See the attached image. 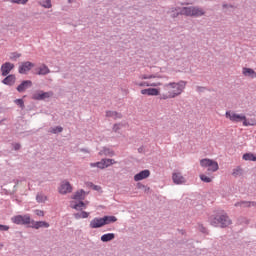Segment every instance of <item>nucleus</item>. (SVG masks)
Segmentation results:
<instances>
[{"label":"nucleus","mask_w":256,"mask_h":256,"mask_svg":"<svg viewBox=\"0 0 256 256\" xmlns=\"http://www.w3.org/2000/svg\"><path fill=\"white\" fill-rule=\"evenodd\" d=\"M185 87H187V82L183 80L167 83L164 85V93L162 94L161 99H175V97H179V95L185 91Z\"/></svg>","instance_id":"f257e3e1"},{"label":"nucleus","mask_w":256,"mask_h":256,"mask_svg":"<svg viewBox=\"0 0 256 256\" xmlns=\"http://www.w3.org/2000/svg\"><path fill=\"white\" fill-rule=\"evenodd\" d=\"M87 197V192L84 190H78L72 196L73 201L70 202L71 209H75L76 211H83V209H87V205H89V201L82 202ZM79 201V202H77Z\"/></svg>","instance_id":"f03ea898"},{"label":"nucleus","mask_w":256,"mask_h":256,"mask_svg":"<svg viewBox=\"0 0 256 256\" xmlns=\"http://www.w3.org/2000/svg\"><path fill=\"white\" fill-rule=\"evenodd\" d=\"M115 222H117V217L115 216L95 217L90 221L89 227L90 229H101V227Z\"/></svg>","instance_id":"7ed1b4c3"},{"label":"nucleus","mask_w":256,"mask_h":256,"mask_svg":"<svg viewBox=\"0 0 256 256\" xmlns=\"http://www.w3.org/2000/svg\"><path fill=\"white\" fill-rule=\"evenodd\" d=\"M181 15H186V17H203L205 15V10L199 7H184L180 11Z\"/></svg>","instance_id":"20e7f679"},{"label":"nucleus","mask_w":256,"mask_h":256,"mask_svg":"<svg viewBox=\"0 0 256 256\" xmlns=\"http://www.w3.org/2000/svg\"><path fill=\"white\" fill-rule=\"evenodd\" d=\"M200 165L204 169H207L208 173H215L219 171V163L217 161L209 159V158H204L200 160Z\"/></svg>","instance_id":"39448f33"},{"label":"nucleus","mask_w":256,"mask_h":256,"mask_svg":"<svg viewBox=\"0 0 256 256\" xmlns=\"http://www.w3.org/2000/svg\"><path fill=\"white\" fill-rule=\"evenodd\" d=\"M211 225H214V227L218 225H220V227H229V225H231V219L227 214H219L213 218Z\"/></svg>","instance_id":"423d86ee"},{"label":"nucleus","mask_w":256,"mask_h":256,"mask_svg":"<svg viewBox=\"0 0 256 256\" xmlns=\"http://www.w3.org/2000/svg\"><path fill=\"white\" fill-rule=\"evenodd\" d=\"M12 221L16 225H29L32 223L31 216L29 214L14 216Z\"/></svg>","instance_id":"0eeeda50"},{"label":"nucleus","mask_w":256,"mask_h":256,"mask_svg":"<svg viewBox=\"0 0 256 256\" xmlns=\"http://www.w3.org/2000/svg\"><path fill=\"white\" fill-rule=\"evenodd\" d=\"M225 116L226 119H229L230 121H232V123H241V121H245V115L237 114L233 111H227Z\"/></svg>","instance_id":"6e6552de"},{"label":"nucleus","mask_w":256,"mask_h":256,"mask_svg":"<svg viewBox=\"0 0 256 256\" xmlns=\"http://www.w3.org/2000/svg\"><path fill=\"white\" fill-rule=\"evenodd\" d=\"M172 181L175 185H185L187 183V178L179 171L172 173Z\"/></svg>","instance_id":"1a4fd4ad"},{"label":"nucleus","mask_w":256,"mask_h":256,"mask_svg":"<svg viewBox=\"0 0 256 256\" xmlns=\"http://www.w3.org/2000/svg\"><path fill=\"white\" fill-rule=\"evenodd\" d=\"M58 191L60 195H67V193H71L73 191V186H71V183H69V181L64 180L61 182Z\"/></svg>","instance_id":"9d476101"},{"label":"nucleus","mask_w":256,"mask_h":256,"mask_svg":"<svg viewBox=\"0 0 256 256\" xmlns=\"http://www.w3.org/2000/svg\"><path fill=\"white\" fill-rule=\"evenodd\" d=\"M50 97H53V92L51 91L49 92L38 91L32 95V99H34V101H44V99H49Z\"/></svg>","instance_id":"9b49d317"},{"label":"nucleus","mask_w":256,"mask_h":256,"mask_svg":"<svg viewBox=\"0 0 256 256\" xmlns=\"http://www.w3.org/2000/svg\"><path fill=\"white\" fill-rule=\"evenodd\" d=\"M33 67H35V64L32 62H22L18 68V71L21 75H25V73H29Z\"/></svg>","instance_id":"f8f14e48"},{"label":"nucleus","mask_w":256,"mask_h":256,"mask_svg":"<svg viewBox=\"0 0 256 256\" xmlns=\"http://www.w3.org/2000/svg\"><path fill=\"white\" fill-rule=\"evenodd\" d=\"M141 95H148V97H157L158 95H161V89L159 88L142 89Z\"/></svg>","instance_id":"ddd939ff"},{"label":"nucleus","mask_w":256,"mask_h":256,"mask_svg":"<svg viewBox=\"0 0 256 256\" xmlns=\"http://www.w3.org/2000/svg\"><path fill=\"white\" fill-rule=\"evenodd\" d=\"M13 69H15V65L11 62H5L4 64H2L1 66V73L3 77H7V75H9V73H11V71H13Z\"/></svg>","instance_id":"4468645a"},{"label":"nucleus","mask_w":256,"mask_h":256,"mask_svg":"<svg viewBox=\"0 0 256 256\" xmlns=\"http://www.w3.org/2000/svg\"><path fill=\"white\" fill-rule=\"evenodd\" d=\"M134 85H136V87H161V82L135 81Z\"/></svg>","instance_id":"2eb2a0df"},{"label":"nucleus","mask_w":256,"mask_h":256,"mask_svg":"<svg viewBox=\"0 0 256 256\" xmlns=\"http://www.w3.org/2000/svg\"><path fill=\"white\" fill-rule=\"evenodd\" d=\"M242 75L244 77H248L249 79H256V72H255V70H253V68L243 67Z\"/></svg>","instance_id":"dca6fc26"},{"label":"nucleus","mask_w":256,"mask_h":256,"mask_svg":"<svg viewBox=\"0 0 256 256\" xmlns=\"http://www.w3.org/2000/svg\"><path fill=\"white\" fill-rule=\"evenodd\" d=\"M33 85V82L31 80H25L23 81L18 87H17V92L18 93H23L26 89H29Z\"/></svg>","instance_id":"f3484780"},{"label":"nucleus","mask_w":256,"mask_h":256,"mask_svg":"<svg viewBox=\"0 0 256 256\" xmlns=\"http://www.w3.org/2000/svg\"><path fill=\"white\" fill-rule=\"evenodd\" d=\"M149 175H151L149 170H143L134 176V181H143V179H147Z\"/></svg>","instance_id":"a211bd4d"},{"label":"nucleus","mask_w":256,"mask_h":256,"mask_svg":"<svg viewBox=\"0 0 256 256\" xmlns=\"http://www.w3.org/2000/svg\"><path fill=\"white\" fill-rule=\"evenodd\" d=\"M31 224H32L31 227L33 229H41V227H44L46 229L49 228V223H47L45 221H38V222H36V221L32 220Z\"/></svg>","instance_id":"6ab92c4d"},{"label":"nucleus","mask_w":256,"mask_h":256,"mask_svg":"<svg viewBox=\"0 0 256 256\" xmlns=\"http://www.w3.org/2000/svg\"><path fill=\"white\" fill-rule=\"evenodd\" d=\"M15 81H17V78L15 77V75L11 74L8 75L6 78L3 79L2 83L4 85H15Z\"/></svg>","instance_id":"aec40b11"},{"label":"nucleus","mask_w":256,"mask_h":256,"mask_svg":"<svg viewBox=\"0 0 256 256\" xmlns=\"http://www.w3.org/2000/svg\"><path fill=\"white\" fill-rule=\"evenodd\" d=\"M49 73H51V70H49V67H47V65L43 64L38 68L36 75H49Z\"/></svg>","instance_id":"412c9836"},{"label":"nucleus","mask_w":256,"mask_h":256,"mask_svg":"<svg viewBox=\"0 0 256 256\" xmlns=\"http://www.w3.org/2000/svg\"><path fill=\"white\" fill-rule=\"evenodd\" d=\"M106 117H111V119H121L123 115L116 111H106Z\"/></svg>","instance_id":"4be33fe9"},{"label":"nucleus","mask_w":256,"mask_h":256,"mask_svg":"<svg viewBox=\"0 0 256 256\" xmlns=\"http://www.w3.org/2000/svg\"><path fill=\"white\" fill-rule=\"evenodd\" d=\"M113 239H115V234L113 233H107L101 236V241L103 243H108V241H113Z\"/></svg>","instance_id":"5701e85b"},{"label":"nucleus","mask_w":256,"mask_h":256,"mask_svg":"<svg viewBox=\"0 0 256 256\" xmlns=\"http://www.w3.org/2000/svg\"><path fill=\"white\" fill-rule=\"evenodd\" d=\"M38 4L40 5V7H43L44 9H51V7H53L51 0H40Z\"/></svg>","instance_id":"b1692460"},{"label":"nucleus","mask_w":256,"mask_h":256,"mask_svg":"<svg viewBox=\"0 0 256 256\" xmlns=\"http://www.w3.org/2000/svg\"><path fill=\"white\" fill-rule=\"evenodd\" d=\"M243 125H244V127H254L256 125V119L252 118L249 121H247V117L245 116Z\"/></svg>","instance_id":"393cba45"},{"label":"nucleus","mask_w":256,"mask_h":256,"mask_svg":"<svg viewBox=\"0 0 256 256\" xmlns=\"http://www.w3.org/2000/svg\"><path fill=\"white\" fill-rule=\"evenodd\" d=\"M242 159L244 161H256V156L255 154L253 153H245L243 156H242Z\"/></svg>","instance_id":"a878e982"},{"label":"nucleus","mask_w":256,"mask_h":256,"mask_svg":"<svg viewBox=\"0 0 256 256\" xmlns=\"http://www.w3.org/2000/svg\"><path fill=\"white\" fill-rule=\"evenodd\" d=\"M235 207H255V202H238L235 204Z\"/></svg>","instance_id":"bb28decb"},{"label":"nucleus","mask_w":256,"mask_h":256,"mask_svg":"<svg viewBox=\"0 0 256 256\" xmlns=\"http://www.w3.org/2000/svg\"><path fill=\"white\" fill-rule=\"evenodd\" d=\"M104 162V167L107 169V167H111V165H115L117 161L115 159H102Z\"/></svg>","instance_id":"cd10ccee"},{"label":"nucleus","mask_w":256,"mask_h":256,"mask_svg":"<svg viewBox=\"0 0 256 256\" xmlns=\"http://www.w3.org/2000/svg\"><path fill=\"white\" fill-rule=\"evenodd\" d=\"M90 167H97L98 169H105V163L103 159L100 162L91 163Z\"/></svg>","instance_id":"c85d7f7f"},{"label":"nucleus","mask_w":256,"mask_h":256,"mask_svg":"<svg viewBox=\"0 0 256 256\" xmlns=\"http://www.w3.org/2000/svg\"><path fill=\"white\" fill-rule=\"evenodd\" d=\"M123 127H125V124L118 123V124H114L112 129H113L114 133H119V131H121V129H123Z\"/></svg>","instance_id":"c756f323"},{"label":"nucleus","mask_w":256,"mask_h":256,"mask_svg":"<svg viewBox=\"0 0 256 256\" xmlns=\"http://www.w3.org/2000/svg\"><path fill=\"white\" fill-rule=\"evenodd\" d=\"M155 77H157V76H155L153 74H151V75L142 74V75L139 76V79L141 81H147V79H155Z\"/></svg>","instance_id":"7c9ffc66"},{"label":"nucleus","mask_w":256,"mask_h":256,"mask_svg":"<svg viewBox=\"0 0 256 256\" xmlns=\"http://www.w3.org/2000/svg\"><path fill=\"white\" fill-rule=\"evenodd\" d=\"M232 175L234 177H239L240 175H243V169H241V167H237L233 170Z\"/></svg>","instance_id":"2f4dec72"},{"label":"nucleus","mask_w":256,"mask_h":256,"mask_svg":"<svg viewBox=\"0 0 256 256\" xmlns=\"http://www.w3.org/2000/svg\"><path fill=\"white\" fill-rule=\"evenodd\" d=\"M200 179L201 181H203L204 183H211V181H213V178L205 175V174H201L200 175Z\"/></svg>","instance_id":"473e14b6"},{"label":"nucleus","mask_w":256,"mask_h":256,"mask_svg":"<svg viewBox=\"0 0 256 256\" xmlns=\"http://www.w3.org/2000/svg\"><path fill=\"white\" fill-rule=\"evenodd\" d=\"M36 200L38 203H45V201H47V196H45L43 194H38L36 196Z\"/></svg>","instance_id":"72a5a7b5"},{"label":"nucleus","mask_w":256,"mask_h":256,"mask_svg":"<svg viewBox=\"0 0 256 256\" xmlns=\"http://www.w3.org/2000/svg\"><path fill=\"white\" fill-rule=\"evenodd\" d=\"M10 3H15L16 5H27L29 0H9Z\"/></svg>","instance_id":"f704fd0d"},{"label":"nucleus","mask_w":256,"mask_h":256,"mask_svg":"<svg viewBox=\"0 0 256 256\" xmlns=\"http://www.w3.org/2000/svg\"><path fill=\"white\" fill-rule=\"evenodd\" d=\"M14 103H16V105H18L19 107H21V109H25V102L23 101V99H16L14 101Z\"/></svg>","instance_id":"c9c22d12"},{"label":"nucleus","mask_w":256,"mask_h":256,"mask_svg":"<svg viewBox=\"0 0 256 256\" xmlns=\"http://www.w3.org/2000/svg\"><path fill=\"white\" fill-rule=\"evenodd\" d=\"M103 154L108 156V157H113V155H115V152H113V151H111V150H109L107 148H104Z\"/></svg>","instance_id":"e433bc0d"},{"label":"nucleus","mask_w":256,"mask_h":256,"mask_svg":"<svg viewBox=\"0 0 256 256\" xmlns=\"http://www.w3.org/2000/svg\"><path fill=\"white\" fill-rule=\"evenodd\" d=\"M61 131H63V128L58 126L56 128H53L51 130V133H61Z\"/></svg>","instance_id":"4c0bfd02"},{"label":"nucleus","mask_w":256,"mask_h":256,"mask_svg":"<svg viewBox=\"0 0 256 256\" xmlns=\"http://www.w3.org/2000/svg\"><path fill=\"white\" fill-rule=\"evenodd\" d=\"M80 215H81L82 219H87L89 217L90 213L86 212V211H82V212H80Z\"/></svg>","instance_id":"58836bf2"},{"label":"nucleus","mask_w":256,"mask_h":256,"mask_svg":"<svg viewBox=\"0 0 256 256\" xmlns=\"http://www.w3.org/2000/svg\"><path fill=\"white\" fill-rule=\"evenodd\" d=\"M0 231H9V226L0 224Z\"/></svg>","instance_id":"ea45409f"},{"label":"nucleus","mask_w":256,"mask_h":256,"mask_svg":"<svg viewBox=\"0 0 256 256\" xmlns=\"http://www.w3.org/2000/svg\"><path fill=\"white\" fill-rule=\"evenodd\" d=\"M35 213H36V215H38V217H43V215H45L43 210H36Z\"/></svg>","instance_id":"a19ab883"},{"label":"nucleus","mask_w":256,"mask_h":256,"mask_svg":"<svg viewBox=\"0 0 256 256\" xmlns=\"http://www.w3.org/2000/svg\"><path fill=\"white\" fill-rule=\"evenodd\" d=\"M14 149L15 151H19V149H21V144L19 143L14 144Z\"/></svg>","instance_id":"79ce46f5"},{"label":"nucleus","mask_w":256,"mask_h":256,"mask_svg":"<svg viewBox=\"0 0 256 256\" xmlns=\"http://www.w3.org/2000/svg\"><path fill=\"white\" fill-rule=\"evenodd\" d=\"M75 219H82L81 212L74 214Z\"/></svg>","instance_id":"37998d69"},{"label":"nucleus","mask_w":256,"mask_h":256,"mask_svg":"<svg viewBox=\"0 0 256 256\" xmlns=\"http://www.w3.org/2000/svg\"><path fill=\"white\" fill-rule=\"evenodd\" d=\"M93 189L94 191H101V186L94 185Z\"/></svg>","instance_id":"c03bdc74"},{"label":"nucleus","mask_w":256,"mask_h":256,"mask_svg":"<svg viewBox=\"0 0 256 256\" xmlns=\"http://www.w3.org/2000/svg\"><path fill=\"white\" fill-rule=\"evenodd\" d=\"M179 15V12H177V14H172V17H177Z\"/></svg>","instance_id":"a18cd8bd"},{"label":"nucleus","mask_w":256,"mask_h":256,"mask_svg":"<svg viewBox=\"0 0 256 256\" xmlns=\"http://www.w3.org/2000/svg\"><path fill=\"white\" fill-rule=\"evenodd\" d=\"M15 57H21V54H16Z\"/></svg>","instance_id":"49530a36"},{"label":"nucleus","mask_w":256,"mask_h":256,"mask_svg":"<svg viewBox=\"0 0 256 256\" xmlns=\"http://www.w3.org/2000/svg\"><path fill=\"white\" fill-rule=\"evenodd\" d=\"M0 249H3V244L2 243H0Z\"/></svg>","instance_id":"de8ad7c7"},{"label":"nucleus","mask_w":256,"mask_h":256,"mask_svg":"<svg viewBox=\"0 0 256 256\" xmlns=\"http://www.w3.org/2000/svg\"><path fill=\"white\" fill-rule=\"evenodd\" d=\"M68 3H71V0H68Z\"/></svg>","instance_id":"09e8293b"},{"label":"nucleus","mask_w":256,"mask_h":256,"mask_svg":"<svg viewBox=\"0 0 256 256\" xmlns=\"http://www.w3.org/2000/svg\"><path fill=\"white\" fill-rule=\"evenodd\" d=\"M223 7L225 8V7H227V5H223Z\"/></svg>","instance_id":"8fccbe9b"}]
</instances>
